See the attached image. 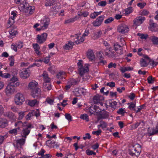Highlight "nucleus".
<instances>
[{
    "instance_id": "obj_38",
    "label": "nucleus",
    "mask_w": 158,
    "mask_h": 158,
    "mask_svg": "<svg viewBox=\"0 0 158 158\" xmlns=\"http://www.w3.org/2000/svg\"><path fill=\"white\" fill-rule=\"evenodd\" d=\"M78 14L79 16L85 17L88 15L89 13L85 10H80L78 12Z\"/></svg>"
},
{
    "instance_id": "obj_32",
    "label": "nucleus",
    "mask_w": 158,
    "mask_h": 158,
    "mask_svg": "<svg viewBox=\"0 0 158 158\" xmlns=\"http://www.w3.org/2000/svg\"><path fill=\"white\" fill-rule=\"evenodd\" d=\"M74 45V43L73 42L69 41L68 43L65 44L63 46L64 49L66 50L71 49L73 47V46Z\"/></svg>"
},
{
    "instance_id": "obj_54",
    "label": "nucleus",
    "mask_w": 158,
    "mask_h": 158,
    "mask_svg": "<svg viewBox=\"0 0 158 158\" xmlns=\"http://www.w3.org/2000/svg\"><path fill=\"white\" fill-rule=\"evenodd\" d=\"M76 20V18H70L69 19L66 20L65 21L64 23H73Z\"/></svg>"
},
{
    "instance_id": "obj_15",
    "label": "nucleus",
    "mask_w": 158,
    "mask_h": 158,
    "mask_svg": "<svg viewBox=\"0 0 158 158\" xmlns=\"http://www.w3.org/2000/svg\"><path fill=\"white\" fill-rule=\"evenodd\" d=\"M149 29L152 31H158V25L153 22V21L150 20V21Z\"/></svg>"
},
{
    "instance_id": "obj_49",
    "label": "nucleus",
    "mask_w": 158,
    "mask_h": 158,
    "mask_svg": "<svg viewBox=\"0 0 158 158\" xmlns=\"http://www.w3.org/2000/svg\"><path fill=\"white\" fill-rule=\"evenodd\" d=\"M45 102H47L50 105H53L54 102V101L53 99H51L50 98L48 97L46 99V100Z\"/></svg>"
},
{
    "instance_id": "obj_30",
    "label": "nucleus",
    "mask_w": 158,
    "mask_h": 158,
    "mask_svg": "<svg viewBox=\"0 0 158 158\" xmlns=\"http://www.w3.org/2000/svg\"><path fill=\"white\" fill-rule=\"evenodd\" d=\"M117 105V102L116 101H112L111 100H110L109 102V106L111 107L112 108V110H114L116 107V105ZM106 106L107 107L108 106L106 104H105Z\"/></svg>"
},
{
    "instance_id": "obj_22",
    "label": "nucleus",
    "mask_w": 158,
    "mask_h": 158,
    "mask_svg": "<svg viewBox=\"0 0 158 158\" xmlns=\"http://www.w3.org/2000/svg\"><path fill=\"white\" fill-rule=\"evenodd\" d=\"M8 121L4 118H0V127L4 128L8 125Z\"/></svg>"
},
{
    "instance_id": "obj_63",
    "label": "nucleus",
    "mask_w": 158,
    "mask_h": 158,
    "mask_svg": "<svg viewBox=\"0 0 158 158\" xmlns=\"http://www.w3.org/2000/svg\"><path fill=\"white\" fill-rule=\"evenodd\" d=\"M108 68L109 69L112 68L113 67L115 68L116 67V64L115 63H113L112 62H110L108 66Z\"/></svg>"
},
{
    "instance_id": "obj_28",
    "label": "nucleus",
    "mask_w": 158,
    "mask_h": 158,
    "mask_svg": "<svg viewBox=\"0 0 158 158\" xmlns=\"http://www.w3.org/2000/svg\"><path fill=\"white\" fill-rule=\"evenodd\" d=\"M87 56L89 60L92 61L95 58V56L93 51L91 50H89L87 53Z\"/></svg>"
},
{
    "instance_id": "obj_64",
    "label": "nucleus",
    "mask_w": 158,
    "mask_h": 158,
    "mask_svg": "<svg viewBox=\"0 0 158 158\" xmlns=\"http://www.w3.org/2000/svg\"><path fill=\"white\" fill-rule=\"evenodd\" d=\"M106 2L104 1H101L98 3V6H104L106 5Z\"/></svg>"
},
{
    "instance_id": "obj_43",
    "label": "nucleus",
    "mask_w": 158,
    "mask_h": 158,
    "mask_svg": "<svg viewBox=\"0 0 158 158\" xmlns=\"http://www.w3.org/2000/svg\"><path fill=\"white\" fill-rule=\"evenodd\" d=\"M148 63L151 65L153 67H154L156 66L158 64V61L156 62L152 59H149V63Z\"/></svg>"
},
{
    "instance_id": "obj_4",
    "label": "nucleus",
    "mask_w": 158,
    "mask_h": 158,
    "mask_svg": "<svg viewBox=\"0 0 158 158\" xmlns=\"http://www.w3.org/2000/svg\"><path fill=\"white\" fill-rule=\"evenodd\" d=\"M14 100L15 103L18 105H21L25 101L23 94L20 93H18L16 94Z\"/></svg>"
},
{
    "instance_id": "obj_36",
    "label": "nucleus",
    "mask_w": 158,
    "mask_h": 158,
    "mask_svg": "<svg viewBox=\"0 0 158 158\" xmlns=\"http://www.w3.org/2000/svg\"><path fill=\"white\" fill-rule=\"evenodd\" d=\"M4 116L10 119H13L14 116V114L12 112L8 111L5 113L4 114Z\"/></svg>"
},
{
    "instance_id": "obj_6",
    "label": "nucleus",
    "mask_w": 158,
    "mask_h": 158,
    "mask_svg": "<svg viewBox=\"0 0 158 158\" xmlns=\"http://www.w3.org/2000/svg\"><path fill=\"white\" fill-rule=\"evenodd\" d=\"M31 74L30 70L28 69H23L19 73L20 77L24 79L28 78Z\"/></svg>"
},
{
    "instance_id": "obj_19",
    "label": "nucleus",
    "mask_w": 158,
    "mask_h": 158,
    "mask_svg": "<svg viewBox=\"0 0 158 158\" xmlns=\"http://www.w3.org/2000/svg\"><path fill=\"white\" fill-rule=\"evenodd\" d=\"M104 100L103 97L99 94H97L94 96L93 98V100L94 103L98 104L100 102Z\"/></svg>"
},
{
    "instance_id": "obj_10",
    "label": "nucleus",
    "mask_w": 158,
    "mask_h": 158,
    "mask_svg": "<svg viewBox=\"0 0 158 158\" xmlns=\"http://www.w3.org/2000/svg\"><path fill=\"white\" fill-rule=\"evenodd\" d=\"M129 30L128 27L124 24H122L119 25L118 28V31L122 33H125L127 32Z\"/></svg>"
},
{
    "instance_id": "obj_41",
    "label": "nucleus",
    "mask_w": 158,
    "mask_h": 158,
    "mask_svg": "<svg viewBox=\"0 0 158 158\" xmlns=\"http://www.w3.org/2000/svg\"><path fill=\"white\" fill-rule=\"evenodd\" d=\"M102 33L101 31L94 33L93 38L94 39H98L102 35Z\"/></svg>"
},
{
    "instance_id": "obj_48",
    "label": "nucleus",
    "mask_w": 158,
    "mask_h": 158,
    "mask_svg": "<svg viewBox=\"0 0 158 158\" xmlns=\"http://www.w3.org/2000/svg\"><path fill=\"white\" fill-rule=\"evenodd\" d=\"M9 31L10 35L11 36L15 35L17 33V30L15 29H11Z\"/></svg>"
},
{
    "instance_id": "obj_8",
    "label": "nucleus",
    "mask_w": 158,
    "mask_h": 158,
    "mask_svg": "<svg viewBox=\"0 0 158 158\" xmlns=\"http://www.w3.org/2000/svg\"><path fill=\"white\" fill-rule=\"evenodd\" d=\"M50 19L49 18L45 17V18L41 21V25L42 26V29L43 30L47 29L50 23Z\"/></svg>"
},
{
    "instance_id": "obj_3",
    "label": "nucleus",
    "mask_w": 158,
    "mask_h": 158,
    "mask_svg": "<svg viewBox=\"0 0 158 158\" xmlns=\"http://www.w3.org/2000/svg\"><path fill=\"white\" fill-rule=\"evenodd\" d=\"M33 127L31 124H29L26 126H24L21 133L22 137L26 138L29 134L31 131V129Z\"/></svg>"
},
{
    "instance_id": "obj_27",
    "label": "nucleus",
    "mask_w": 158,
    "mask_h": 158,
    "mask_svg": "<svg viewBox=\"0 0 158 158\" xmlns=\"http://www.w3.org/2000/svg\"><path fill=\"white\" fill-rule=\"evenodd\" d=\"M50 82H44L43 85V89L45 91L50 90L52 89Z\"/></svg>"
},
{
    "instance_id": "obj_39",
    "label": "nucleus",
    "mask_w": 158,
    "mask_h": 158,
    "mask_svg": "<svg viewBox=\"0 0 158 158\" xmlns=\"http://www.w3.org/2000/svg\"><path fill=\"white\" fill-rule=\"evenodd\" d=\"M152 132H149L148 133L149 136L153 135L158 133V125L157 124L155 128L152 129Z\"/></svg>"
},
{
    "instance_id": "obj_12",
    "label": "nucleus",
    "mask_w": 158,
    "mask_h": 158,
    "mask_svg": "<svg viewBox=\"0 0 158 158\" xmlns=\"http://www.w3.org/2000/svg\"><path fill=\"white\" fill-rule=\"evenodd\" d=\"M104 18V15H102L98 18L96 20L94 21L92 24L94 27H98L100 26Z\"/></svg>"
},
{
    "instance_id": "obj_31",
    "label": "nucleus",
    "mask_w": 158,
    "mask_h": 158,
    "mask_svg": "<svg viewBox=\"0 0 158 158\" xmlns=\"http://www.w3.org/2000/svg\"><path fill=\"white\" fill-rule=\"evenodd\" d=\"M75 37L77 39V40L75 41V42L76 44H78L82 43L85 40V38L82 35V37L79 39V36L78 34H76Z\"/></svg>"
},
{
    "instance_id": "obj_7",
    "label": "nucleus",
    "mask_w": 158,
    "mask_h": 158,
    "mask_svg": "<svg viewBox=\"0 0 158 158\" xmlns=\"http://www.w3.org/2000/svg\"><path fill=\"white\" fill-rule=\"evenodd\" d=\"M41 93L40 89L39 88H36L31 91V95L33 98L38 99L41 97Z\"/></svg>"
},
{
    "instance_id": "obj_5",
    "label": "nucleus",
    "mask_w": 158,
    "mask_h": 158,
    "mask_svg": "<svg viewBox=\"0 0 158 158\" xmlns=\"http://www.w3.org/2000/svg\"><path fill=\"white\" fill-rule=\"evenodd\" d=\"M141 146L138 144H136L135 147L129 152V154L131 156L135 155L139 156L141 152Z\"/></svg>"
},
{
    "instance_id": "obj_35",
    "label": "nucleus",
    "mask_w": 158,
    "mask_h": 158,
    "mask_svg": "<svg viewBox=\"0 0 158 158\" xmlns=\"http://www.w3.org/2000/svg\"><path fill=\"white\" fill-rule=\"evenodd\" d=\"M39 102L36 99L33 100H29L28 102V105L31 106H33L36 105H38L39 104Z\"/></svg>"
},
{
    "instance_id": "obj_47",
    "label": "nucleus",
    "mask_w": 158,
    "mask_h": 158,
    "mask_svg": "<svg viewBox=\"0 0 158 158\" xmlns=\"http://www.w3.org/2000/svg\"><path fill=\"white\" fill-rule=\"evenodd\" d=\"M54 54V53H51L50 54L48 55V56L46 57L45 58L43 61L46 64H48L50 61V58Z\"/></svg>"
},
{
    "instance_id": "obj_59",
    "label": "nucleus",
    "mask_w": 158,
    "mask_h": 158,
    "mask_svg": "<svg viewBox=\"0 0 158 158\" xmlns=\"http://www.w3.org/2000/svg\"><path fill=\"white\" fill-rule=\"evenodd\" d=\"M25 112L24 111H21L19 113V117L18 119L19 120L22 119L23 117L25 114Z\"/></svg>"
},
{
    "instance_id": "obj_16",
    "label": "nucleus",
    "mask_w": 158,
    "mask_h": 158,
    "mask_svg": "<svg viewBox=\"0 0 158 158\" xmlns=\"http://www.w3.org/2000/svg\"><path fill=\"white\" fill-rule=\"evenodd\" d=\"M38 87V83L35 80H32L28 85V88L31 91Z\"/></svg>"
},
{
    "instance_id": "obj_13",
    "label": "nucleus",
    "mask_w": 158,
    "mask_h": 158,
    "mask_svg": "<svg viewBox=\"0 0 158 158\" xmlns=\"http://www.w3.org/2000/svg\"><path fill=\"white\" fill-rule=\"evenodd\" d=\"M145 19L144 17H137L134 20V24L136 26H139L143 23Z\"/></svg>"
},
{
    "instance_id": "obj_55",
    "label": "nucleus",
    "mask_w": 158,
    "mask_h": 158,
    "mask_svg": "<svg viewBox=\"0 0 158 158\" xmlns=\"http://www.w3.org/2000/svg\"><path fill=\"white\" fill-rule=\"evenodd\" d=\"M114 20V19L112 17H109L105 20L104 21V23L105 24H108L111 23Z\"/></svg>"
},
{
    "instance_id": "obj_11",
    "label": "nucleus",
    "mask_w": 158,
    "mask_h": 158,
    "mask_svg": "<svg viewBox=\"0 0 158 158\" xmlns=\"http://www.w3.org/2000/svg\"><path fill=\"white\" fill-rule=\"evenodd\" d=\"M14 71L15 72V73L14 74V76L11 78L10 80V83H13L14 85V86H17L19 85V83L18 81V78L17 77L15 76V75L17 74V70L15 69L14 70Z\"/></svg>"
},
{
    "instance_id": "obj_40",
    "label": "nucleus",
    "mask_w": 158,
    "mask_h": 158,
    "mask_svg": "<svg viewBox=\"0 0 158 158\" xmlns=\"http://www.w3.org/2000/svg\"><path fill=\"white\" fill-rule=\"evenodd\" d=\"M133 69V68L130 67H121L120 69V70L122 73H124L127 71H131Z\"/></svg>"
},
{
    "instance_id": "obj_24",
    "label": "nucleus",
    "mask_w": 158,
    "mask_h": 158,
    "mask_svg": "<svg viewBox=\"0 0 158 158\" xmlns=\"http://www.w3.org/2000/svg\"><path fill=\"white\" fill-rule=\"evenodd\" d=\"M112 48L111 47L106 48L105 50V54L109 57H112L114 55V52L111 51Z\"/></svg>"
},
{
    "instance_id": "obj_2",
    "label": "nucleus",
    "mask_w": 158,
    "mask_h": 158,
    "mask_svg": "<svg viewBox=\"0 0 158 158\" xmlns=\"http://www.w3.org/2000/svg\"><path fill=\"white\" fill-rule=\"evenodd\" d=\"M77 64L78 66V71L80 75L82 76L85 73L88 72L89 70L88 64H85L83 65L82 60H80L77 63Z\"/></svg>"
},
{
    "instance_id": "obj_20",
    "label": "nucleus",
    "mask_w": 158,
    "mask_h": 158,
    "mask_svg": "<svg viewBox=\"0 0 158 158\" xmlns=\"http://www.w3.org/2000/svg\"><path fill=\"white\" fill-rule=\"evenodd\" d=\"M114 48L118 54L121 55L123 53L122 47L118 44L116 43L114 45Z\"/></svg>"
},
{
    "instance_id": "obj_18",
    "label": "nucleus",
    "mask_w": 158,
    "mask_h": 158,
    "mask_svg": "<svg viewBox=\"0 0 158 158\" xmlns=\"http://www.w3.org/2000/svg\"><path fill=\"white\" fill-rule=\"evenodd\" d=\"M149 58L147 56H144V58L141 59L140 60V64L142 67L147 66L149 63Z\"/></svg>"
},
{
    "instance_id": "obj_34",
    "label": "nucleus",
    "mask_w": 158,
    "mask_h": 158,
    "mask_svg": "<svg viewBox=\"0 0 158 158\" xmlns=\"http://www.w3.org/2000/svg\"><path fill=\"white\" fill-rule=\"evenodd\" d=\"M99 106H97V105L93 106H92L88 108L87 110L89 112L91 115L93 114L96 111V109H97Z\"/></svg>"
},
{
    "instance_id": "obj_26",
    "label": "nucleus",
    "mask_w": 158,
    "mask_h": 158,
    "mask_svg": "<svg viewBox=\"0 0 158 158\" xmlns=\"http://www.w3.org/2000/svg\"><path fill=\"white\" fill-rule=\"evenodd\" d=\"M44 81L45 82H50L51 79L48 76V74L46 71H44L42 74Z\"/></svg>"
},
{
    "instance_id": "obj_44",
    "label": "nucleus",
    "mask_w": 158,
    "mask_h": 158,
    "mask_svg": "<svg viewBox=\"0 0 158 158\" xmlns=\"http://www.w3.org/2000/svg\"><path fill=\"white\" fill-rule=\"evenodd\" d=\"M80 118L83 120H85L86 122H88L89 121V116L86 114H81Z\"/></svg>"
},
{
    "instance_id": "obj_46",
    "label": "nucleus",
    "mask_w": 158,
    "mask_h": 158,
    "mask_svg": "<svg viewBox=\"0 0 158 158\" xmlns=\"http://www.w3.org/2000/svg\"><path fill=\"white\" fill-rule=\"evenodd\" d=\"M9 60L10 61V65L11 66H13L14 64V57L13 56H9Z\"/></svg>"
},
{
    "instance_id": "obj_33",
    "label": "nucleus",
    "mask_w": 158,
    "mask_h": 158,
    "mask_svg": "<svg viewBox=\"0 0 158 158\" xmlns=\"http://www.w3.org/2000/svg\"><path fill=\"white\" fill-rule=\"evenodd\" d=\"M78 79H70L68 81L69 83L71 85H77L79 82Z\"/></svg>"
},
{
    "instance_id": "obj_56",
    "label": "nucleus",
    "mask_w": 158,
    "mask_h": 158,
    "mask_svg": "<svg viewBox=\"0 0 158 158\" xmlns=\"http://www.w3.org/2000/svg\"><path fill=\"white\" fill-rule=\"evenodd\" d=\"M140 123V122H136L135 123L131 126V129H136L139 126Z\"/></svg>"
},
{
    "instance_id": "obj_17",
    "label": "nucleus",
    "mask_w": 158,
    "mask_h": 158,
    "mask_svg": "<svg viewBox=\"0 0 158 158\" xmlns=\"http://www.w3.org/2000/svg\"><path fill=\"white\" fill-rule=\"evenodd\" d=\"M26 138H22L16 140V143H14V145L15 147L17 148H21V146L25 143Z\"/></svg>"
},
{
    "instance_id": "obj_52",
    "label": "nucleus",
    "mask_w": 158,
    "mask_h": 158,
    "mask_svg": "<svg viewBox=\"0 0 158 158\" xmlns=\"http://www.w3.org/2000/svg\"><path fill=\"white\" fill-rule=\"evenodd\" d=\"M126 112L125 110V109L120 108L117 112V113L118 114H121L122 115H124V114Z\"/></svg>"
},
{
    "instance_id": "obj_58",
    "label": "nucleus",
    "mask_w": 158,
    "mask_h": 158,
    "mask_svg": "<svg viewBox=\"0 0 158 158\" xmlns=\"http://www.w3.org/2000/svg\"><path fill=\"white\" fill-rule=\"evenodd\" d=\"M155 79L152 78V76H150L148 77L147 78L149 84L153 83Z\"/></svg>"
},
{
    "instance_id": "obj_62",
    "label": "nucleus",
    "mask_w": 158,
    "mask_h": 158,
    "mask_svg": "<svg viewBox=\"0 0 158 158\" xmlns=\"http://www.w3.org/2000/svg\"><path fill=\"white\" fill-rule=\"evenodd\" d=\"M4 111V107L2 105L0 104V117L3 114Z\"/></svg>"
},
{
    "instance_id": "obj_29",
    "label": "nucleus",
    "mask_w": 158,
    "mask_h": 158,
    "mask_svg": "<svg viewBox=\"0 0 158 158\" xmlns=\"http://www.w3.org/2000/svg\"><path fill=\"white\" fill-rule=\"evenodd\" d=\"M109 116V113L108 112L104 111L100 114L98 118V120L100 119H105L107 118Z\"/></svg>"
},
{
    "instance_id": "obj_9",
    "label": "nucleus",
    "mask_w": 158,
    "mask_h": 158,
    "mask_svg": "<svg viewBox=\"0 0 158 158\" xmlns=\"http://www.w3.org/2000/svg\"><path fill=\"white\" fill-rule=\"evenodd\" d=\"M47 37V34L46 33L38 35L37 37V42L40 44L44 43L46 40Z\"/></svg>"
},
{
    "instance_id": "obj_53",
    "label": "nucleus",
    "mask_w": 158,
    "mask_h": 158,
    "mask_svg": "<svg viewBox=\"0 0 158 158\" xmlns=\"http://www.w3.org/2000/svg\"><path fill=\"white\" fill-rule=\"evenodd\" d=\"M46 143L47 146H49L51 145V146H52L54 144H55L56 143L55 141L52 140L51 139H49L46 142Z\"/></svg>"
},
{
    "instance_id": "obj_42",
    "label": "nucleus",
    "mask_w": 158,
    "mask_h": 158,
    "mask_svg": "<svg viewBox=\"0 0 158 158\" xmlns=\"http://www.w3.org/2000/svg\"><path fill=\"white\" fill-rule=\"evenodd\" d=\"M19 129V127H18L16 128L13 129L9 131V134L12 135H16L17 134L18 130Z\"/></svg>"
},
{
    "instance_id": "obj_21",
    "label": "nucleus",
    "mask_w": 158,
    "mask_h": 158,
    "mask_svg": "<svg viewBox=\"0 0 158 158\" xmlns=\"http://www.w3.org/2000/svg\"><path fill=\"white\" fill-rule=\"evenodd\" d=\"M66 73L65 72L62 71H60L56 75V77L59 79H61L64 81Z\"/></svg>"
},
{
    "instance_id": "obj_45",
    "label": "nucleus",
    "mask_w": 158,
    "mask_h": 158,
    "mask_svg": "<svg viewBox=\"0 0 158 158\" xmlns=\"http://www.w3.org/2000/svg\"><path fill=\"white\" fill-rule=\"evenodd\" d=\"M150 39L153 43L158 45V38L155 36H152Z\"/></svg>"
},
{
    "instance_id": "obj_25",
    "label": "nucleus",
    "mask_w": 158,
    "mask_h": 158,
    "mask_svg": "<svg viewBox=\"0 0 158 158\" xmlns=\"http://www.w3.org/2000/svg\"><path fill=\"white\" fill-rule=\"evenodd\" d=\"M33 47L34 48L35 53L38 55H41L42 53L39 51L40 47L39 45L37 43L33 44Z\"/></svg>"
},
{
    "instance_id": "obj_60",
    "label": "nucleus",
    "mask_w": 158,
    "mask_h": 158,
    "mask_svg": "<svg viewBox=\"0 0 158 158\" xmlns=\"http://www.w3.org/2000/svg\"><path fill=\"white\" fill-rule=\"evenodd\" d=\"M86 153L88 155H91L92 154L94 155H96V153L93 151L90 150H89L87 149L86 151Z\"/></svg>"
},
{
    "instance_id": "obj_23",
    "label": "nucleus",
    "mask_w": 158,
    "mask_h": 158,
    "mask_svg": "<svg viewBox=\"0 0 158 158\" xmlns=\"http://www.w3.org/2000/svg\"><path fill=\"white\" fill-rule=\"evenodd\" d=\"M11 15H13V17H10L8 22V24L10 26L12 25L13 23L14 22V19L16 15V13L14 11H12Z\"/></svg>"
},
{
    "instance_id": "obj_61",
    "label": "nucleus",
    "mask_w": 158,
    "mask_h": 158,
    "mask_svg": "<svg viewBox=\"0 0 158 158\" xmlns=\"http://www.w3.org/2000/svg\"><path fill=\"white\" fill-rule=\"evenodd\" d=\"M33 116L31 111L29 112L28 114L26 116L25 118L27 120H29Z\"/></svg>"
},
{
    "instance_id": "obj_51",
    "label": "nucleus",
    "mask_w": 158,
    "mask_h": 158,
    "mask_svg": "<svg viewBox=\"0 0 158 158\" xmlns=\"http://www.w3.org/2000/svg\"><path fill=\"white\" fill-rule=\"evenodd\" d=\"M23 12L26 16H29L33 13V10H23Z\"/></svg>"
},
{
    "instance_id": "obj_1",
    "label": "nucleus",
    "mask_w": 158,
    "mask_h": 158,
    "mask_svg": "<svg viewBox=\"0 0 158 158\" xmlns=\"http://www.w3.org/2000/svg\"><path fill=\"white\" fill-rule=\"evenodd\" d=\"M17 4L20 3L19 6V10H23L25 9L26 10H35V7L32 6H30L29 4L26 2L24 0H15Z\"/></svg>"
},
{
    "instance_id": "obj_37",
    "label": "nucleus",
    "mask_w": 158,
    "mask_h": 158,
    "mask_svg": "<svg viewBox=\"0 0 158 158\" xmlns=\"http://www.w3.org/2000/svg\"><path fill=\"white\" fill-rule=\"evenodd\" d=\"M127 105H129L128 107V108L130 109L131 110L136 111L135 107H136V103L131 102L130 103H127Z\"/></svg>"
},
{
    "instance_id": "obj_57",
    "label": "nucleus",
    "mask_w": 158,
    "mask_h": 158,
    "mask_svg": "<svg viewBox=\"0 0 158 158\" xmlns=\"http://www.w3.org/2000/svg\"><path fill=\"white\" fill-rule=\"evenodd\" d=\"M65 118L69 122L72 121V118L70 114L66 113L65 114Z\"/></svg>"
},
{
    "instance_id": "obj_50",
    "label": "nucleus",
    "mask_w": 158,
    "mask_h": 158,
    "mask_svg": "<svg viewBox=\"0 0 158 158\" xmlns=\"http://www.w3.org/2000/svg\"><path fill=\"white\" fill-rule=\"evenodd\" d=\"M102 12V11H100L99 12H94L91 15L90 17L91 18L94 19L98 15L100 14Z\"/></svg>"
},
{
    "instance_id": "obj_14",
    "label": "nucleus",
    "mask_w": 158,
    "mask_h": 158,
    "mask_svg": "<svg viewBox=\"0 0 158 158\" xmlns=\"http://www.w3.org/2000/svg\"><path fill=\"white\" fill-rule=\"evenodd\" d=\"M13 83H9L7 86L6 89V92L7 94H10L14 92L15 89Z\"/></svg>"
}]
</instances>
